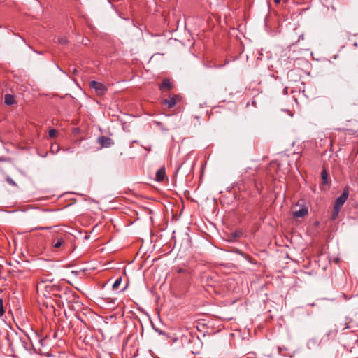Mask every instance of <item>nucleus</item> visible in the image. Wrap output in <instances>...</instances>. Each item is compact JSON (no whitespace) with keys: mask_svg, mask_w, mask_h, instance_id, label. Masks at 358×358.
<instances>
[{"mask_svg":"<svg viewBox=\"0 0 358 358\" xmlns=\"http://www.w3.org/2000/svg\"><path fill=\"white\" fill-rule=\"evenodd\" d=\"M38 229H50L49 227H38L37 228Z\"/></svg>","mask_w":358,"mask_h":358,"instance_id":"obj_24","label":"nucleus"},{"mask_svg":"<svg viewBox=\"0 0 358 358\" xmlns=\"http://www.w3.org/2000/svg\"><path fill=\"white\" fill-rule=\"evenodd\" d=\"M336 335H337V330L336 329H331V330H329L327 333L326 336H327V339H330V338H336Z\"/></svg>","mask_w":358,"mask_h":358,"instance_id":"obj_13","label":"nucleus"},{"mask_svg":"<svg viewBox=\"0 0 358 358\" xmlns=\"http://www.w3.org/2000/svg\"><path fill=\"white\" fill-rule=\"evenodd\" d=\"M58 134V131L55 129H52L50 130H49V132H48V135L50 138H55L57 136Z\"/></svg>","mask_w":358,"mask_h":358,"instance_id":"obj_17","label":"nucleus"},{"mask_svg":"<svg viewBox=\"0 0 358 358\" xmlns=\"http://www.w3.org/2000/svg\"><path fill=\"white\" fill-rule=\"evenodd\" d=\"M184 271V270L182 268H180L178 272V273H182Z\"/></svg>","mask_w":358,"mask_h":358,"instance_id":"obj_26","label":"nucleus"},{"mask_svg":"<svg viewBox=\"0 0 358 358\" xmlns=\"http://www.w3.org/2000/svg\"><path fill=\"white\" fill-rule=\"evenodd\" d=\"M173 83L169 78H165L162 80V83L159 85V89L162 92L165 90H170L173 87Z\"/></svg>","mask_w":358,"mask_h":358,"instance_id":"obj_9","label":"nucleus"},{"mask_svg":"<svg viewBox=\"0 0 358 358\" xmlns=\"http://www.w3.org/2000/svg\"><path fill=\"white\" fill-rule=\"evenodd\" d=\"M69 236L64 231H52L50 238L48 239V243L50 248L54 251H63L68 246L67 240Z\"/></svg>","mask_w":358,"mask_h":358,"instance_id":"obj_2","label":"nucleus"},{"mask_svg":"<svg viewBox=\"0 0 358 358\" xmlns=\"http://www.w3.org/2000/svg\"><path fill=\"white\" fill-rule=\"evenodd\" d=\"M59 145L57 143H52L50 147V152L52 154H56L59 150Z\"/></svg>","mask_w":358,"mask_h":358,"instance_id":"obj_14","label":"nucleus"},{"mask_svg":"<svg viewBox=\"0 0 358 358\" xmlns=\"http://www.w3.org/2000/svg\"><path fill=\"white\" fill-rule=\"evenodd\" d=\"M321 178L322 180V185L328 184V172L325 169H323L321 172Z\"/></svg>","mask_w":358,"mask_h":358,"instance_id":"obj_11","label":"nucleus"},{"mask_svg":"<svg viewBox=\"0 0 358 358\" xmlns=\"http://www.w3.org/2000/svg\"><path fill=\"white\" fill-rule=\"evenodd\" d=\"M6 181L8 184L11 185L12 186H14V187L17 186L16 182L10 177H7Z\"/></svg>","mask_w":358,"mask_h":358,"instance_id":"obj_21","label":"nucleus"},{"mask_svg":"<svg viewBox=\"0 0 358 358\" xmlns=\"http://www.w3.org/2000/svg\"><path fill=\"white\" fill-rule=\"evenodd\" d=\"M249 169L252 171V174H251V175H252V176H255V171L254 170H252V169H250V168Z\"/></svg>","mask_w":358,"mask_h":358,"instance_id":"obj_25","label":"nucleus"},{"mask_svg":"<svg viewBox=\"0 0 358 358\" xmlns=\"http://www.w3.org/2000/svg\"><path fill=\"white\" fill-rule=\"evenodd\" d=\"M4 101L6 105L10 106L15 103V99L13 96L10 94H6Z\"/></svg>","mask_w":358,"mask_h":358,"instance_id":"obj_12","label":"nucleus"},{"mask_svg":"<svg viewBox=\"0 0 358 358\" xmlns=\"http://www.w3.org/2000/svg\"><path fill=\"white\" fill-rule=\"evenodd\" d=\"M58 42L62 44H65L67 43V40L66 38H59Z\"/></svg>","mask_w":358,"mask_h":358,"instance_id":"obj_22","label":"nucleus"},{"mask_svg":"<svg viewBox=\"0 0 358 358\" xmlns=\"http://www.w3.org/2000/svg\"><path fill=\"white\" fill-rule=\"evenodd\" d=\"M165 179H167L166 174V169L164 166L159 168L155 174V180L157 182H163Z\"/></svg>","mask_w":358,"mask_h":358,"instance_id":"obj_10","label":"nucleus"},{"mask_svg":"<svg viewBox=\"0 0 358 358\" xmlns=\"http://www.w3.org/2000/svg\"><path fill=\"white\" fill-rule=\"evenodd\" d=\"M27 338L29 340V341L34 348H36V347L37 346V343H38L40 346H43L44 345L43 342L45 340V338H41V336L39 335H38L36 333L34 334L32 338L28 337Z\"/></svg>","mask_w":358,"mask_h":358,"instance_id":"obj_7","label":"nucleus"},{"mask_svg":"<svg viewBox=\"0 0 358 358\" xmlns=\"http://www.w3.org/2000/svg\"><path fill=\"white\" fill-rule=\"evenodd\" d=\"M121 282H122V278L120 277L117 279H116V280L113 284V286H112L113 289H117L119 287V286L121 284Z\"/></svg>","mask_w":358,"mask_h":358,"instance_id":"obj_16","label":"nucleus"},{"mask_svg":"<svg viewBox=\"0 0 358 358\" xmlns=\"http://www.w3.org/2000/svg\"><path fill=\"white\" fill-rule=\"evenodd\" d=\"M303 35L301 34V35L299 36L298 41H299L300 40H303Z\"/></svg>","mask_w":358,"mask_h":358,"instance_id":"obj_23","label":"nucleus"},{"mask_svg":"<svg viewBox=\"0 0 358 358\" xmlns=\"http://www.w3.org/2000/svg\"><path fill=\"white\" fill-rule=\"evenodd\" d=\"M248 173L249 174V171H246L244 173L242 174V178H243V180H253V178H251L249 175L248 176Z\"/></svg>","mask_w":358,"mask_h":358,"instance_id":"obj_20","label":"nucleus"},{"mask_svg":"<svg viewBox=\"0 0 358 358\" xmlns=\"http://www.w3.org/2000/svg\"><path fill=\"white\" fill-rule=\"evenodd\" d=\"M5 313L3 304V300L0 299V317L3 316Z\"/></svg>","mask_w":358,"mask_h":358,"instance_id":"obj_19","label":"nucleus"},{"mask_svg":"<svg viewBox=\"0 0 358 358\" xmlns=\"http://www.w3.org/2000/svg\"><path fill=\"white\" fill-rule=\"evenodd\" d=\"M274 2L275 3H279L280 2V0H274Z\"/></svg>","mask_w":358,"mask_h":358,"instance_id":"obj_27","label":"nucleus"},{"mask_svg":"<svg viewBox=\"0 0 358 358\" xmlns=\"http://www.w3.org/2000/svg\"><path fill=\"white\" fill-rule=\"evenodd\" d=\"M90 86L95 90L96 94L99 96L103 95L107 91V87L105 85L95 80H92L90 83Z\"/></svg>","mask_w":358,"mask_h":358,"instance_id":"obj_5","label":"nucleus"},{"mask_svg":"<svg viewBox=\"0 0 358 358\" xmlns=\"http://www.w3.org/2000/svg\"><path fill=\"white\" fill-rule=\"evenodd\" d=\"M241 236V232L236 231V232L231 233L230 234V238L231 239H236V238H238Z\"/></svg>","mask_w":358,"mask_h":358,"instance_id":"obj_18","label":"nucleus"},{"mask_svg":"<svg viewBox=\"0 0 358 358\" xmlns=\"http://www.w3.org/2000/svg\"><path fill=\"white\" fill-rule=\"evenodd\" d=\"M97 142L103 148H108L114 143L110 138L105 136H99L97 138Z\"/></svg>","mask_w":358,"mask_h":358,"instance_id":"obj_8","label":"nucleus"},{"mask_svg":"<svg viewBox=\"0 0 358 358\" xmlns=\"http://www.w3.org/2000/svg\"><path fill=\"white\" fill-rule=\"evenodd\" d=\"M181 96L179 94H174L169 98L162 100L161 104L166 106L167 108L171 109L173 108L178 103L180 102Z\"/></svg>","mask_w":358,"mask_h":358,"instance_id":"obj_4","label":"nucleus"},{"mask_svg":"<svg viewBox=\"0 0 358 358\" xmlns=\"http://www.w3.org/2000/svg\"><path fill=\"white\" fill-rule=\"evenodd\" d=\"M349 195L348 187H346L343 193L336 199L334 203V207H337L338 208H341L342 206L347 201Z\"/></svg>","mask_w":358,"mask_h":358,"instance_id":"obj_6","label":"nucleus"},{"mask_svg":"<svg viewBox=\"0 0 358 358\" xmlns=\"http://www.w3.org/2000/svg\"><path fill=\"white\" fill-rule=\"evenodd\" d=\"M44 287L48 293V294H44L45 297L58 296V303H63L65 301L69 308L73 310L81 308L83 304L80 301L79 296L72 289L66 287L61 289L55 285H45Z\"/></svg>","mask_w":358,"mask_h":358,"instance_id":"obj_1","label":"nucleus"},{"mask_svg":"<svg viewBox=\"0 0 358 358\" xmlns=\"http://www.w3.org/2000/svg\"><path fill=\"white\" fill-rule=\"evenodd\" d=\"M299 207V209H295L292 211V215L296 218L303 217L308 213V207L304 204V201L301 200L297 202L294 208Z\"/></svg>","mask_w":358,"mask_h":358,"instance_id":"obj_3","label":"nucleus"},{"mask_svg":"<svg viewBox=\"0 0 358 358\" xmlns=\"http://www.w3.org/2000/svg\"><path fill=\"white\" fill-rule=\"evenodd\" d=\"M341 208H338L337 207H334V210H333V213L331 215V220H335L336 219V217H338V213H339V211H340Z\"/></svg>","mask_w":358,"mask_h":358,"instance_id":"obj_15","label":"nucleus"}]
</instances>
